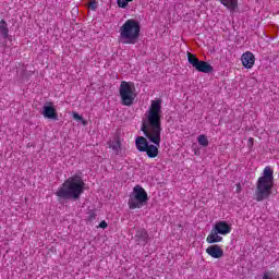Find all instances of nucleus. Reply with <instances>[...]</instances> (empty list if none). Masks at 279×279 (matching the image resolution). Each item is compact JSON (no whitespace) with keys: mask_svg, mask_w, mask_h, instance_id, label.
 <instances>
[{"mask_svg":"<svg viewBox=\"0 0 279 279\" xmlns=\"http://www.w3.org/2000/svg\"><path fill=\"white\" fill-rule=\"evenodd\" d=\"M162 100H153L149 109L146 112V121L142 124V132L148 141L153 144H148L145 153L148 158H156L158 156V147H160L161 134H162Z\"/></svg>","mask_w":279,"mask_h":279,"instance_id":"nucleus-1","label":"nucleus"},{"mask_svg":"<svg viewBox=\"0 0 279 279\" xmlns=\"http://www.w3.org/2000/svg\"><path fill=\"white\" fill-rule=\"evenodd\" d=\"M84 186H86V183H84L82 175L74 174L63 182L56 195L60 199H80L84 193Z\"/></svg>","mask_w":279,"mask_h":279,"instance_id":"nucleus-2","label":"nucleus"},{"mask_svg":"<svg viewBox=\"0 0 279 279\" xmlns=\"http://www.w3.org/2000/svg\"><path fill=\"white\" fill-rule=\"evenodd\" d=\"M274 191V169L266 166L263 170L262 177L258 178L255 189V199L256 202H264V199H269Z\"/></svg>","mask_w":279,"mask_h":279,"instance_id":"nucleus-3","label":"nucleus"},{"mask_svg":"<svg viewBox=\"0 0 279 279\" xmlns=\"http://www.w3.org/2000/svg\"><path fill=\"white\" fill-rule=\"evenodd\" d=\"M119 32L123 45H136L141 38V23L134 19L128 20Z\"/></svg>","mask_w":279,"mask_h":279,"instance_id":"nucleus-4","label":"nucleus"},{"mask_svg":"<svg viewBox=\"0 0 279 279\" xmlns=\"http://www.w3.org/2000/svg\"><path fill=\"white\" fill-rule=\"evenodd\" d=\"M147 202H149V196H147V192L143 186L135 185L133 187V192L129 197V208L130 210H136V208H143V206H147Z\"/></svg>","mask_w":279,"mask_h":279,"instance_id":"nucleus-5","label":"nucleus"},{"mask_svg":"<svg viewBox=\"0 0 279 279\" xmlns=\"http://www.w3.org/2000/svg\"><path fill=\"white\" fill-rule=\"evenodd\" d=\"M122 106H133L136 99V86L133 82L122 81L119 88Z\"/></svg>","mask_w":279,"mask_h":279,"instance_id":"nucleus-6","label":"nucleus"},{"mask_svg":"<svg viewBox=\"0 0 279 279\" xmlns=\"http://www.w3.org/2000/svg\"><path fill=\"white\" fill-rule=\"evenodd\" d=\"M187 61L199 73H213V71H215L213 65L206 61H199V59H197V57L191 52L187 53Z\"/></svg>","mask_w":279,"mask_h":279,"instance_id":"nucleus-7","label":"nucleus"},{"mask_svg":"<svg viewBox=\"0 0 279 279\" xmlns=\"http://www.w3.org/2000/svg\"><path fill=\"white\" fill-rule=\"evenodd\" d=\"M134 239L137 245L146 246L149 243V232L145 228H140L135 231Z\"/></svg>","mask_w":279,"mask_h":279,"instance_id":"nucleus-8","label":"nucleus"},{"mask_svg":"<svg viewBox=\"0 0 279 279\" xmlns=\"http://www.w3.org/2000/svg\"><path fill=\"white\" fill-rule=\"evenodd\" d=\"M41 114L45 119L58 121V111L56 110V107H53L52 102H48V105L44 106Z\"/></svg>","mask_w":279,"mask_h":279,"instance_id":"nucleus-9","label":"nucleus"},{"mask_svg":"<svg viewBox=\"0 0 279 279\" xmlns=\"http://www.w3.org/2000/svg\"><path fill=\"white\" fill-rule=\"evenodd\" d=\"M213 230L225 236L226 234H230V232H232V227L226 221H218L215 223Z\"/></svg>","mask_w":279,"mask_h":279,"instance_id":"nucleus-10","label":"nucleus"},{"mask_svg":"<svg viewBox=\"0 0 279 279\" xmlns=\"http://www.w3.org/2000/svg\"><path fill=\"white\" fill-rule=\"evenodd\" d=\"M241 60L244 69H252V66H254V62H256V58L251 51L244 52Z\"/></svg>","mask_w":279,"mask_h":279,"instance_id":"nucleus-11","label":"nucleus"},{"mask_svg":"<svg viewBox=\"0 0 279 279\" xmlns=\"http://www.w3.org/2000/svg\"><path fill=\"white\" fill-rule=\"evenodd\" d=\"M206 253L208 256H211V258H222L223 256V248L221 246L215 244L210 245L206 248Z\"/></svg>","mask_w":279,"mask_h":279,"instance_id":"nucleus-12","label":"nucleus"},{"mask_svg":"<svg viewBox=\"0 0 279 279\" xmlns=\"http://www.w3.org/2000/svg\"><path fill=\"white\" fill-rule=\"evenodd\" d=\"M108 145H109V149H112L116 156H121V138L120 137H116L114 141H109Z\"/></svg>","mask_w":279,"mask_h":279,"instance_id":"nucleus-13","label":"nucleus"},{"mask_svg":"<svg viewBox=\"0 0 279 279\" xmlns=\"http://www.w3.org/2000/svg\"><path fill=\"white\" fill-rule=\"evenodd\" d=\"M207 243H221L223 241V238L219 235V232H217L215 229L210 231L206 239Z\"/></svg>","mask_w":279,"mask_h":279,"instance_id":"nucleus-14","label":"nucleus"},{"mask_svg":"<svg viewBox=\"0 0 279 279\" xmlns=\"http://www.w3.org/2000/svg\"><path fill=\"white\" fill-rule=\"evenodd\" d=\"M136 149L140 151H146L147 147L149 145V142H147V138L143 136H138L135 141Z\"/></svg>","mask_w":279,"mask_h":279,"instance_id":"nucleus-15","label":"nucleus"},{"mask_svg":"<svg viewBox=\"0 0 279 279\" xmlns=\"http://www.w3.org/2000/svg\"><path fill=\"white\" fill-rule=\"evenodd\" d=\"M0 33L4 40L10 39V28H8V22L5 20L0 21Z\"/></svg>","mask_w":279,"mask_h":279,"instance_id":"nucleus-16","label":"nucleus"},{"mask_svg":"<svg viewBox=\"0 0 279 279\" xmlns=\"http://www.w3.org/2000/svg\"><path fill=\"white\" fill-rule=\"evenodd\" d=\"M220 3L225 5V8H228L230 12H234L239 5V0H220Z\"/></svg>","mask_w":279,"mask_h":279,"instance_id":"nucleus-17","label":"nucleus"},{"mask_svg":"<svg viewBox=\"0 0 279 279\" xmlns=\"http://www.w3.org/2000/svg\"><path fill=\"white\" fill-rule=\"evenodd\" d=\"M197 141L201 147H208L209 145L208 137L205 134L198 135Z\"/></svg>","mask_w":279,"mask_h":279,"instance_id":"nucleus-18","label":"nucleus"},{"mask_svg":"<svg viewBox=\"0 0 279 279\" xmlns=\"http://www.w3.org/2000/svg\"><path fill=\"white\" fill-rule=\"evenodd\" d=\"M95 219H97V213H95V210H89L86 221H88L89 223H93Z\"/></svg>","mask_w":279,"mask_h":279,"instance_id":"nucleus-19","label":"nucleus"},{"mask_svg":"<svg viewBox=\"0 0 279 279\" xmlns=\"http://www.w3.org/2000/svg\"><path fill=\"white\" fill-rule=\"evenodd\" d=\"M131 1L130 0H118L117 3H118V8H128V3H130Z\"/></svg>","mask_w":279,"mask_h":279,"instance_id":"nucleus-20","label":"nucleus"},{"mask_svg":"<svg viewBox=\"0 0 279 279\" xmlns=\"http://www.w3.org/2000/svg\"><path fill=\"white\" fill-rule=\"evenodd\" d=\"M88 8L89 10H93L95 12V10H97V2L96 1L89 2Z\"/></svg>","mask_w":279,"mask_h":279,"instance_id":"nucleus-21","label":"nucleus"},{"mask_svg":"<svg viewBox=\"0 0 279 279\" xmlns=\"http://www.w3.org/2000/svg\"><path fill=\"white\" fill-rule=\"evenodd\" d=\"M99 228H101L102 230H106V228H108V222H106V220H102V221L99 223Z\"/></svg>","mask_w":279,"mask_h":279,"instance_id":"nucleus-22","label":"nucleus"},{"mask_svg":"<svg viewBox=\"0 0 279 279\" xmlns=\"http://www.w3.org/2000/svg\"><path fill=\"white\" fill-rule=\"evenodd\" d=\"M73 118L76 119V121H82V116H80V113H74Z\"/></svg>","mask_w":279,"mask_h":279,"instance_id":"nucleus-23","label":"nucleus"},{"mask_svg":"<svg viewBox=\"0 0 279 279\" xmlns=\"http://www.w3.org/2000/svg\"><path fill=\"white\" fill-rule=\"evenodd\" d=\"M236 193H241V183L236 184Z\"/></svg>","mask_w":279,"mask_h":279,"instance_id":"nucleus-24","label":"nucleus"},{"mask_svg":"<svg viewBox=\"0 0 279 279\" xmlns=\"http://www.w3.org/2000/svg\"><path fill=\"white\" fill-rule=\"evenodd\" d=\"M250 141H254V138L251 137Z\"/></svg>","mask_w":279,"mask_h":279,"instance_id":"nucleus-25","label":"nucleus"}]
</instances>
